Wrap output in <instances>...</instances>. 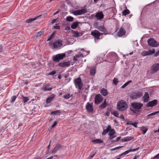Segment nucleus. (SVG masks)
Segmentation results:
<instances>
[{
    "label": "nucleus",
    "mask_w": 159,
    "mask_h": 159,
    "mask_svg": "<svg viewBox=\"0 0 159 159\" xmlns=\"http://www.w3.org/2000/svg\"><path fill=\"white\" fill-rule=\"evenodd\" d=\"M130 13L128 9H126L125 10H123L122 11V14L124 16L129 14Z\"/></svg>",
    "instance_id": "nucleus-33"
},
{
    "label": "nucleus",
    "mask_w": 159,
    "mask_h": 159,
    "mask_svg": "<svg viewBox=\"0 0 159 159\" xmlns=\"http://www.w3.org/2000/svg\"><path fill=\"white\" fill-rule=\"evenodd\" d=\"M92 141L96 143H102L103 142V140L99 139L93 140H92Z\"/></svg>",
    "instance_id": "nucleus-29"
},
{
    "label": "nucleus",
    "mask_w": 159,
    "mask_h": 159,
    "mask_svg": "<svg viewBox=\"0 0 159 159\" xmlns=\"http://www.w3.org/2000/svg\"><path fill=\"white\" fill-rule=\"evenodd\" d=\"M57 121H54L53 124L52 126V128H54L55 127V126L57 125Z\"/></svg>",
    "instance_id": "nucleus-51"
},
{
    "label": "nucleus",
    "mask_w": 159,
    "mask_h": 159,
    "mask_svg": "<svg viewBox=\"0 0 159 159\" xmlns=\"http://www.w3.org/2000/svg\"><path fill=\"white\" fill-rule=\"evenodd\" d=\"M43 33V32L42 31H40L38 33H37L36 35V36L37 37H40L41 35Z\"/></svg>",
    "instance_id": "nucleus-47"
},
{
    "label": "nucleus",
    "mask_w": 159,
    "mask_h": 159,
    "mask_svg": "<svg viewBox=\"0 0 159 159\" xmlns=\"http://www.w3.org/2000/svg\"><path fill=\"white\" fill-rule=\"evenodd\" d=\"M79 23L77 22H75L73 23L71 26V27L72 29H75L79 25Z\"/></svg>",
    "instance_id": "nucleus-25"
},
{
    "label": "nucleus",
    "mask_w": 159,
    "mask_h": 159,
    "mask_svg": "<svg viewBox=\"0 0 159 159\" xmlns=\"http://www.w3.org/2000/svg\"><path fill=\"white\" fill-rule=\"evenodd\" d=\"M61 146L60 144L57 145L52 150L51 152L52 153H55L58 150L61 148Z\"/></svg>",
    "instance_id": "nucleus-21"
},
{
    "label": "nucleus",
    "mask_w": 159,
    "mask_h": 159,
    "mask_svg": "<svg viewBox=\"0 0 159 159\" xmlns=\"http://www.w3.org/2000/svg\"><path fill=\"white\" fill-rule=\"evenodd\" d=\"M96 70L95 68H93L90 70V74L92 76H94L96 73Z\"/></svg>",
    "instance_id": "nucleus-27"
},
{
    "label": "nucleus",
    "mask_w": 159,
    "mask_h": 159,
    "mask_svg": "<svg viewBox=\"0 0 159 159\" xmlns=\"http://www.w3.org/2000/svg\"><path fill=\"white\" fill-rule=\"evenodd\" d=\"M54 34H55L54 33H53L47 39V41H49L51 40L53 38Z\"/></svg>",
    "instance_id": "nucleus-45"
},
{
    "label": "nucleus",
    "mask_w": 159,
    "mask_h": 159,
    "mask_svg": "<svg viewBox=\"0 0 159 159\" xmlns=\"http://www.w3.org/2000/svg\"><path fill=\"white\" fill-rule=\"evenodd\" d=\"M50 85L49 84H47L45 87L43 88L44 91H50L52 89L51 87H50Z\"/></svg>",
    "instance_id": "nucleus-23"
},
{
    "label": "nucleus",
    "mask_w": 159,
    "mask_h": 159,
    "mask_svg": "<svg viewBox=\"0 0 159 159\" xmlns=\"http://www.w3.org/2000/svg\"><path fill=\"white\" fill-rule=\"evenodd\" d=\"M96 28L100 31L103 32L105 35L106 34L105 33L107 32V30L104 25H98L96 27Z\"/></svg>",
    "instance_id": "nucleus-14"
},
{
    "label": "nucleus",
    "mask_w": 159,
    "mask_h": 159,
    "mask_svg": "<svg viewBox=\"0 0 159 159\" xmlns=\"http://www.w3.org/2000/svg\"><path fill=\"white\" fill-rule=\"evenodd\" d=\"M147 130L148 129L145 126H143L141 128V130L143 132V135L145 134Z\"/></svg>",
    "instance_id": "nucleus-32"
},
{
    "label": "nucleus",
    "mask_w": 159,
    "mask_h": 159,
    "mask_svg": "<svg viewBox=\"0 0 159 159\" xmlns=\"http://www.w3.org/2000/svg\"><path fill=\"white\" fill-rule=\"evenodd\" d=\"M148 43L149 46L152 47H157L159 45L158 42L152 38L148 40Z\"/></svg>",
    "instance_id": "nucleus-4"
},
{
    "label": "nucleus",
    "mask_w": 159,
    "mask_h": 159,
    "mask_svg": "<svg viewBox=\"0 0 159 159\" xmlns=\"http://www.w3.org/2000/svg\"><path fill=\"white\" fill-rule=\"evenodd\" d=\"M159 69V64L156 63L154 64L152 67L151 70L152 73H155L157 72Z\"/></svg>",
    "instance_id": "nucleus-12"
},
{
    "label": "nucleus",
    "mask_w": 159,
    "mask_h": 159,
    "mask_svg": "<svg viewBox=\"0 0 159 159\" xmlns=\"http://www.w3.org/2000/svg\"><path fill=\"white\" fill-rule=\"evenodd\" d=\"M109 132V135H114L115 133V131L114 129H111Z\"/></svg>",
    "instance_id": "nucleus-38"
},
{
    "label": "nucleus",
    "mask_w": 159,
    "mask_h": 159,
    "mask_svg": "<svg viewBox=\"0 0 159 159\" xmlns=\"http://www.w3.org/2000/svg\"><path fill=\"white\" fill-rule=\"evenodd\" d=\"M139 148L138 147V148H136L129 149V150L123 153H121V154H120V156H121L124 155H126L130 152L135 151H136L138 150Z\"/></svg>",
    "instance_id": "nucleus-19"
},
{
    "label": "nucleus",
    "mask_w": 159,
    "mask_h": 159,
    "mask_svg": "<svg viewBox=\"0 0 159 159\" xmlns=\"http://www.w3.org/2000/svg\"><path fill=\"white\" fill-rule=\"evenodd\" d=\"M53 28L59 30L60 29V27L59 25H56L54 26Z\"/></svg>",
    "instance_id": "nucleus-52"
},
{
    "label": "nucleus",
    "mask_w": 159,
    "mask_h": 159,
    "mask_svg": "<svg viewBox=\"0 0 159 159\" xmlns=\"http://www.w3.org/2000/svg\"><path fill=\"white\" fill-rule=\"evenodd\" d=\"M74 82L76 87L80 90L83 86V84L81 78L80 77L77 78L75 80Z\"/></svg>",
    "instance_id": "nucleus-5"
},
{
    "label": "nucleus",
    "mask_w": 159,
    "mask_h": 159,
    "mask_svg": "<svg viewBox=\"0 0 159 159\" xmlns=\"http://www.w3.org/2000/svg\"><path fill=\"white\" fill-rule=\"evenodd\" d=\"M104 15L102 12H98L96 13L95 17L98 20H101L103 18Z\"/></svg>",
    "instance_id": "nucleus-18"
},
{
    "label": "nucleus",
    "mask_w": 159,
    "mask_h": 159,
    "mask_svg": "<svg viewBox=\"0 0 159 159\" xmlns=\"http://www.w3.org/2000/svg\"><path fill=\"white\" fill-rule=\"evenodd\" d=\"M159 55V50L157 52L155 53V55H154V56H155V57H157V56Z\"/></svg>",
    "instance_id": "nucleus-59"
},
{
    "label": "nucleus",
    "mask_w": 159,
    "mask_h": 159,
    "mask_svg": "<svg viewBox=\"0 0 159 159\" xmlns=\"http://www.w3.org/2000/svg\"><path fill=\"white\" fill-rule=\"evenodd\" d=\"M119 117L122 119H124V116H123L122 115H121Z\"/></svg>",
    "instance_id": "nucleus-61"
},
{
    "label": "nucleus",
    "mask_w": 159,
    "mask_h": 159,
    "mask_svg": "<svg viewBox=\"0 0 159 159\" xmlns=\"http://www.w3.org/2000/svg\"><path fill=\"white\" fill-rule=\"evenodd\" d=\"M71 32L73 33V37L75 38L79 37L83 34V33L82 32L79 33L77 31H75L73 30H72Z\"/></svg>",
    "instance_id": "nucleus-16"
},
{
    "label": "nucleus",
    "mask_w": 159,
    "mask_h": 159,
    "mask_svg": "<svg viewBox=\"0 0 159 159\" xmlns=\"http://www.w3.org/2000/svg\"><path fill=\"white\" fill-rule=\"evenodd\" d=\"M106 129H107L109 131H110L111 129V126L110 125H108L107 127V128Z\"/></svg>",
    "instance_id": "nucleus-57"
},
{
    "label": "nucleus",
    "mask_w": 159,
    "mask_h": 159,
    "mask_svg": "<svg viewBox=\"0 0 159 159\" xmlns=\"http://www.w3.org/2000/svg\"><path fill=\"white\" fill-rule=\"evenodd\" d=\"M113 83L115 84H116L118 82L117 79L116 78H114L113 80Z\"/></svg>",
    "instance_id": "nucleus-54"
},
{
    "label": "nucleus",
    "mask_w": 159,
    "mask_h": 159,
    "mask_svg": "<svg viewBox=\"0 0 159 159\" xmlns=\"http://www.w3.org/2000/svg\"><path fill=\"white\" fill-rule=\"evenodd\" d=\"M86 9H82L74 11L72 13L75 15H79L85 14L87 12Z\"/></svg>",
    "instance_id": "nucleus-7"
},
{
    "label": "nucleus",
    "mask_w": 159,
    "mask_h": 159,
    "mask_svg": "<svg viewBox=\"0 0 159 159\" xmlns=\"http://www.w3.org/2000/svg\"><path fill=\"white\" fill-rule=\"evenodd\" d=\"M159 113V111H156L154 112H153L152 113H151V114H148L147 115L148 117H149L151 116H153L154 115H155L158 114Z\"/></svg>",
    "instance_id": "nucleus-39"
},
{
    "label": "nucleus",
    "mask_w": 159,
    "mask_h": 159,
    "mask_svg": "<svg viewBox=\"0 0 159 159\" xmlns=\"http://www.w3.org/2000/svg\"><path fill=\"white\" fill-rule=\"evenodd\" d=\"M101 94L103 96H105L108 94L107 90L104 88H102L100 91Z\"/></svg>",
    "instance_id": "nucleus-24"
},
{
    "label": "nucleus",
    "mask_w": 159,
    "mask_h": 159,
    "mask_svg": "<svg viewBox=\"0 0 159 159\" xmlns=\"http://www.w3.org/2000/svg\"><path fill=\"white\" fill-rule=\"evenodd\" d=\"M72 96V94H70V93H67L63 96V98L66 99H68L70 98Z\"/></svg>",
    "instance_id": "nucleus-34"
},
{
    "label": "nucleus",
    "mask_w": 159,
    "mask_h": 159,
    "mask_svg": "<svg viewBox=\"0 0 159 159\" xmlns=\"http://www.w3.org/2000/svg\"><path fill=\"white\" fill-rule=\"evenodd\" d=\"M143 98L144 102H147L149 99V96L148 93L147 92H145Z\"/></svg>",
    "instance_id": "nucleus-20"
},
{
    "label": "nucleus",
    "mask_w": 159,
    "mask_h": 159,
    "mask_svg": "<svg viewBox=\"0 0 159 159\" xmlns=\"http://www.w3.org/2000/svg\"><path fill=\"white\" fill-rule=\"evenodd\" d=\"M138 124V123L137 122H131L129 123V124L137 128V125Z\"/></svg>",
    "instance_id": "nucleus-46"
},
{
    "label": "nucleus",
    "mask_w": 159,
    "mask_h": 159,
    "mask_svg": "<svg viewBox=\"0 0 159 159\" xmlns=\"http://www.w3.org/2000/svg\"><path fill=\"white\" fill-rule=\"evenodd\" d=\"M84 56L83 54H82L78 53L76 54L75 56L74 57L73 60L75 61H77V58H80V57H83Z\"/></svg>",
    "instance_id": "nucleus-22"
},
{
    "label": "nucleus",
    "mask_w": 159,
    "mask_h": 159,
    "mask_svg": "<svg viewBox=\"0 0 159 159\" xmlns=\"http://www.w3.org/2000/svg\"><path fill=\"white\" fill-rule=\"evenodd\" d=\"M132 108L131 111L134 113L138 114L140 112V110L143 107V105L140 102H134L131 103Z\"/></svg>",
    "instance_id": "nucleus-1"
},
{
    "label": "nucleus",
    "mask_w": 159,
    "mask_h": 159,
    "mask_svg": "<svg viewBox=\"0 0 159 159\" xmlns=\"http://www.w3.org/2000/svg\"><path fill=\"white\" fill-rule=\"evenodd\" d=\"M117 107L119 111H123L127 108L128 105L125 101L121 100L117 102Z\"/></svg>",
    "instance_id": "nucleus-2"
},
{
    "label": "nucleus",
    "mask_w": 159,
    "mask_h": 159,
    "mask_svg": "<svg viewBox=\"0 0 159 159\" xmlns=\"http://www.w3.org/2000/svg\"><path fill=\"white\" fill-rule=\"evenodd\" d=\"M139 156H135V157L133 158V159H137L138 157Z\"/></svg>",
    "instance_id": "nucleus-64"
},
{
    "label": "nucleus",
    "mask_w": 159,
    "mask_h": 159,
    "mask_svg": "<svg viewBox=\"0 0 159 159\" xmlns=\"http://www.w3.org/2000/svg\"><path fill=\"white\" fill-rule=\"evenodd\" d=\"M112 114L115 116L117 117H119V114L118 113L117 111H113L112 112Z\"/></svg>",
    "instance_id": "nucleus-42"
},
{
    "label": "nucleus",
    "mask_w": 159,
    "mask_h": 159,
    "mask_svg": "<svg viewBox=\"0 0 159 159\" xmlns=\"http://www.w3.org/2000/svg\"><path fill=\"white\" fill-rule=\"evenodd\" d=\"M125 34V31L123 27H120L118 30L117 35L119 37H121L124 35Z\"/></svg>",
    "instance_id": "nucleus-10"
},
{
    "label": "nucleus",
    "mask_w": 159,
    "mask_h": 159,
    "mask_svg": "<svg viewBox=\"0 0 159 159\" xmlns=\"http://www.w3.org/2000/svg\"><path fill=\"white\" fill-rule=\"evenodd\" d=\"M96 152H93V154H91L90 156L88 157L87 159H92V158L95 156L96 154Z\"/></svg>",
    "instance_id": "nucleus-43"
},
{
    "label": "nucleus",
    "mask_w": 159,
    "mask_h": 159,
    "mask_svg": "<svg viewBox=\"0 0 159 159\" xmlns=\"http://www.w3.org/2000/svg\"><path fill=\"white\" fill-rule=\"evenodd\" d=\"M56 73L55 71H52L51 72H50L49 75H54Z\"/></svg>",
    "instance_id": "nucleus-55"
},
{
    "label": "nucleus",
    "mask_w": 159,
    "mask_h": 159,
    "mask_svg": "<svg viewBox=\"0 0 159 159\" xmlns=\"http://www.w3.org/2000/svg\"><path fill=\"white\" fill-rule=\"evenodd\" d=\"M143 95V93L141 92H134L132 95V98L134 99H137L140 98Z\"/></svg>",
    "instance_id": "nucleus-11"
},
{
    "label": "nucleus",
    "mask_w": 159,
    "mask_h": 159,
    "mask_svg": "<svg viewBox=\"0 0 159 159\" xmlns=\"http://www.w3.org/2000/svg\"><path fill=\"white\" fill-rule=\"evenodd\" d=\"M22 98L23 99V100L24 103L28 101L29 100V98L28 97H24V96H23Z\"/></svg>",
    "instance_id": "nucleus-40"
},
{
    "label": "nucleus",
    "mask_w": 159,
    "mask_h": 159,
    "mask_svg": "<svg viewBox=\"0 0 159 159\" xmlns=\"http://www.w3.org/2000/svg\"><path fill=\"white\" fill-rule=\"evenodd\" d=\"M93 103L87 102L86 105V109L87 111L89 112H92L93 111Z\"/></svg>",
    "instance_id": "nucleus-9"
},
{
    "label": "nucleus",
    "mask_w": 159,
    "mask_h": 159,
    "mask_svg": "<svg viewBox=\"0 0 159 159\" xmlns=\"http://www.w3.org/2000/svg\"><path fill=\"white\" fill-rule=\"evenodd\" d=\"M40 16H41L39 15L38 16L36 17L35 18L29 19L27 20V22L28 23H30V22L36 20L38 17H39Z\"/></svg>",
    "instance_id": "nucleus-28"
},
{
    "label": "nucleus",
    "mask_w": 159,
    "mask_h": 159,
    "mask_svg": "<svg viewBox=\"0 0 159 159\" xmlns=\"http://www.w3.org/2000/svg\"><path fill=\"white\" fill-rule=\"evenodd\" d=\"M109 139H112L116 137V136H115L114 135H109Z\"/></svg>",
    "instance_id": "nucleus-56"
},
{
    "label": "nucleus",
    "mask_w": 159,
    "mask_h": 159,
    "mask_svg": "<svg viewBox=\"0 0 159 159\" xmlns=\"http://www.w3.org/2000/svg\"><path fill=\"white\" fill-rule=\"evenodd\" d=\"M57 19H53V20H52V23H52V24H54V23H55L56 22V21H57Z\"/></svg>",
    "instance_id": "nucleus-58"
},
{
    "label": "nucleus",
    "mask_w": 159,
    "mask_h": 159,
    "mask_svg": "<svg viewBox=\"0 0 159 159\" xmlns=\"http://www.w3.org/2000/svg\"><path fill=\"white\" fill-rule=\"evenodd\" d=\"M60 111L59 110H57L55 111H52L51 112V114H53L54 115H56L58 113H60Z\"/></svg>",
    "instance_id": "nucleus-41"
},
{
    "label": "nucleus",
    "mask_w": 159,
    "mask_h": 159,
    "mask_svg": "<svg viewBox=\"0 0 159 159\" xmlns=\"http://www.w3.org/2000/svg\"><path fill=\"white\" fill-rule=\"evenodd\" d=\"M53 45L54 48H59L62 45V41L57 40L53 43Z\"/></svg>",
    "instance_id": "nucleus-15"
},
{
    "label": "nucleus",
    "mask_w": 159,
    "mask_h": 159,
    "mask_svg": "<svg viewBox=\"0 0 159 159\" xmlns=\"http://www.w3.org/2000/svg\"><path fill=\"white\" fill-rule=\"evenodd\" d=\"M103 100L102 97L100 94L96 95L95 98V103L98 104L101 102Z\"/></svg>",
    "instance_id": "nucleus-8"
},
{
    "label": "nucleus",
    "mask_w": 159,
    "mask_h": 159,
    "mask_svg": "<svg viewBox=\"0 0 159 159\" xmlns=\"http://www.w3.org/2000/svg\"><path fill=\"white\" fill-rule=\"evenodd\" d=\"M157 158V159H159V153L155 156L152 158V159H154Z\"/></svg>",
    "instance_id": "nucleus-53"
},
{
    "label": "nucleus",
    "mask_w": 159,
    "mask_h": 159,
    "mask_svg": "<svg viewBox=\"0 0 159 159\" xmlns=\"http://www.w3.org/2000/svg\"><path fill=\"white\" fill-rule=\"evenodd\" d=\"M16 96H13L12 97V99L11 101V102H13L16 100Z\"/></svg>",
    "instance_id": "nucleus-49"
},
{
    "label": "nucleus",
    "mask_w": 159,
    "mask_h": 159,
    "mask_svg": "<svg viewBox=\"0 0 159 159\" xmlns=\"http://www.w3.org/2000/svg\"><path fill=\"white\" fill-rule=\"evenodd\" d=\"M132 80H129L125 83L121 87V88L124 89L125 88L128 84L132 82Z\"/></svg>",
    "instance_id": "nucleus-37"
},
{
    "label": "nucleus",
    "mask_w": 159,
    "mask_h": 159,
    "mask_svg": "<svg viewBox=\"0 0 159 159\" xmlns=\"http://www.w3.org/2000/svg\"><path fill=\"white\" fill-rule=\"evenodd\" d=\"M100 107L102 109L106 107V100H105L104 102L102 103V104L100 105Z\"/></svg>",
    "instance_id": "nucleus-36"
},
{
    "label": "nucleus",
    "mask_w": 159,
    "mask_h": 159,
    "mask_svg": "<svg viewBox=\"0 0 159 159\" xmlns=\"http://www.w3.org/2000/svg\"><path fill=\"white\" fill-rule=\"evenodd\" d=\"M123 146H119L115 148H111L110 149V151H115L116 149H119V148H120L122 147H123Z\"/></svg>",
    "instance_id": "nucleus-48"
},
{
    "label": "nucleus",
    "mask_w": 159,
    "mask_h": 159,
    "mask_svg": "<svg viewBox=\"0 0 159 159\" xmlns=\"http://www.w3.org/2000/svg\"><path fill=\"white\" fill-rule=\"evenodd\" d=\"M53 158V156H51L50 157H49L48 158H47L46 159H52Z\"/></svg>",
    "instance_id": "nucleus-63"
},
{
    "label": "nucleus",
    "mask_w": 159,
    "mask_h": 159,
    "mask_svg": "<svg viewBox=\"0 0 159 159\" xmlns=\"http://www.w3.org/2000/svg\"><path fill=\"white\" fill-rule=\"evenodd\" d=\"M54 98V96H53L48 97L46 100V102L47 103H50L53 100Z\"/></svg>",
    "instance_id": "nucleus-30"
},
{
    "label": "nucleus",
    "mask_w": 159,
    "mask_h": 159,
    "mask_svg": "<svg viewBox=\"0 0 159 159\" xmlns=\"http://www.w3.org/2000/svg\"><path fill=\"white\" fill-rule=\"evenodd\" d=\"M109 131L107 129H106L104 130L102 132V134L103 135L107 133H108Z\"/></svg>",
    "instance_id": "nucleus-50"
},
{
    "label": "nucleus",
    "mask_w": 159,
    "mask_h": 159,
    "mask_svg": "<svg viewBox=\"0 0 159 159\" xmlns=\"http://www.w3.org/2000/svg\"><path fill=\"white\" fill-rule=\"evenodd\" d=\"M141 54L142 55L143 57L149 55H150V54L149 53V52L147 51H143L142 52Z\"/></svg>",
    "instance_id": "nucleus-31"
},
{
    "label": "nucleus",
    "mask_w": 159,
    "mask_h": 159,
    "mask_svg": "<svg viewBox=\"0 0 159 159\" xmlns=\"http://www.w3.org/2000/svg\"><path fill=\"white\" fill-rule=\"evenodd\" d=\"M59 66L61 67H68L70 65V63L69 61L63 62L59 64Z\"/></svg>",
    "instance_id": "nucleus-17"
},
{
    "label": "nucleus",
    "mask_w": 159,
    "mask_h": 159,
    "mask_svg": "<svg viewBox=\"0 0 159 159\" xmlns=\"http://www.w3.org/2000/svg\"><path fill=\"white\" fill-rule=\"evenodd\" d=\"M148 51L149 53L150 54V55L154 53L155 52V51L154 48H153L152 50L149 49Z\"/></svg>",
    "instance_id": "nucleus-44"
},
{
    "label": "nucleus",
    "mask_w": 159,
    "mask_h": 159,
    "mask_svg": "<svg viewBox=\"0 0 159 159\" xmlns=\"http://www.w3.org/2000/svg\"><path fill=\"white\" fill-rule=\"evenodd\" d=\"M133 139L132 137L128 136L123 138L122 139V141L123 142H128L132 140Z\"/></svg>",
    "instance_id": "nucleus-26"
},
{
    "label": "nucleus",
    "mask_w": 159,
    "mask_h": 159,
    "mask_svg": "<svg viewBox=\"0 0 159 159\" xmlns=\"http://www.w3.org/2000/svg\"><path fill=\"white\" fill-rule=\"evenodd\" d=\"M70 27L68 26V27H66L65 28V30H70Z\"/></svg>",
    "instance_id": "nucleus-60"
},
{
    "label": "nucleus",
    "mask_w": 159,
    "mask_h": 159,
    "mask_svg": "<svg viewBox=\"0 0 159 159\" xmlns=\"http://www.w3.org/2000/svg\"><path fill=\"white\" fill-rule=\"evenodd\" d=\"M121 137L120 136L118 137L116 139V141H118L121 139Z\"/></svg>",
    "instance_id": "nucleus-62"
},
{
    "label": "nucleus",
    "mask_w": 159,
    "mask_h": 159,
    "mask_svg": "<svg viewBox=\"0 0 159 159\" xmlns=\"http://www.w3.org/2000/svg\"><path fill=\"white\" fill-rule=\"evenodd\" d=\"M74 18L72 16H68L66 18V20L68 21H72L74 20Z\"/></svg>",
    "instance_id": "nucleus-35"
},
{
    "label": "nucleus",
    "mask_w": 159,
    "mask_h": 159,
    "mask_svg": "<svg viewBox=\"0 0 159 159\" xmlns=\"http://www.w3.org/2000/svg\"><path fill=\"white\" fill-rule=\"evenodd\" d=\"M157 103V101L154 99L152 101L149 102L146 104V106L147 107H152L156 105Z\"/></svg>",
    "instance_id": "nucleus-13"
},
{
    "label": "nucleus",
    "mask_w": 159,
    "mask_h": 159,
    "mask_svg": "<svg viewBox=\"0 0 159 159\" xmlns=\"http://www.w3.org/2000/svg\"><path fill=\"white\" fill-rule=\"evenodd\" d=\"M91 34L97 39H100V37L101 35H102L103 34L100 33L97 30H95L92 31L91 33Z\"/></svg>",
    "instance_id": "nucleus-6"
},
{
    "label": "nucleus",
    "mask_w": 159,
    "mask_h": 159,
    "mask_svg": "<svg viewBox=\"0 0 159 159\" xmlns=\"http://www.w3.org/2000/svg\"><path fill=\"white\" fill-rule=\"evenodd\" d=\"M66 57V54L65 53L58 54L52 57L53 60L56 62L59 61L60 60Z\"/></svg>",
    "instance_id": "nucleus-3"
}]
</instances>
